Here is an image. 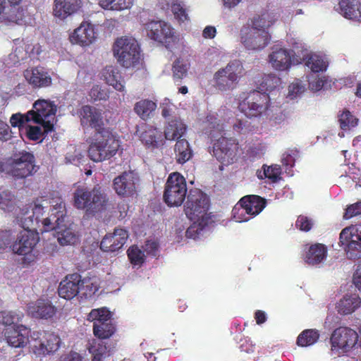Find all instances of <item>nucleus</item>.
<instances>
[{"label": "nucleus", "mask_w": 361, "mask_h": 361, "mask_svg": "<svg viewBox=\"0 0 361 361\" xmlns=\"http://www.w3.org/2000/svg\"><path fill=\"white\" fill-rule=\"evenodd\" d=\"M21 225L24 229L14 238L11 245V251L15 255L23 256L22 264L27 266L36 259V255L32 251L39 241V236L35 228H30V224L27 222L26 219L21 221Z\"/></svg>", "instance_id": "7ed1b4c3"}, {"label": "nucleus", "mask_w": 361, "mask_h": 361, "mask_svg": "<svg viewBox=\"0 0 361 361\" xmlns=\"http://www.w3.org/2000/svg\"><path fill=\"white\" fill-rule=\"evenodd\" d=\"M30 330L25 326H18L17 329H6L5 336L8 343L15 348L25 346L29 341Z\"/></svg>", "instance_id": "c756f323"}, {"label": "nucleus", "mask_w": 361, "mask_h": 361, "mask_svg": "<svg viewBox=\"0 0 361 361\" xmlns=\"http://www.w3.org/2000/svg\"><path fill=\"white\" fill-rule=\"evenodd\" d=\"M192 221V224L186 230L185 235L188 238L196 239L202 231V227L200 226V223H199L200 220Z\"/></svg>", "instance_id": "680f3d73"}, {"label": "nucleus", "mask_w": 361, "mask_h": 361, "mask_svg": "<svg viewBox=\"0 0 361 361\" xmlns=\"http://www.w3.org/2000/svg\"><path fill=\"white\" fill-rule=\"evenodd\" d=\"M81 276L77 273L66 276L59 284L58 293L60 297L71 300L78 295L80 290Z\"/></svg>", "instance_id": "b1692460"}, {"label": "nucleus", "mask_w": 361, "mask_h": 361, "mask_svg": "<svg viewBox=\"0 0 361 361\" xmlns=\"http://www.w3.org/2000/svg\"><path fill=\"white\" fill-rule=\"evenodd\" d=\"M29 121H32V119H31V116L29 114V111H27L25 114H22L20 113L14 114L10 118V123L13 127L20 128L22 126Z\"/></svg>", "instance_id": "603ef678"}, {"label": "nucleus", "mask_w": 361, "mask_h": 361, "mask_svg": "<svg viewBox=\"0 0 361 361\" xmlns=\"http://www.w3.org/2000/svg\"><path fill=\"white\" fill-rule=\"evenodd\" d=\"M209 200L200 190H191L184 206L185 215L190 221L203 219L209 209Z\"/></svg>", "instance_id": "9b49d317"}, {"label": "nucleus", "mask_w": 361, "mask_h": 361, "mask_svg": "<svg viewBox=\"0 0 361 361\" xmlns=\"http://www.w3.org/2000/svg\"><path fill=\"white\" fill-rule=\"evenodd\" d=\"M360 215H361V200L348 205L345 209L343 218L350 219Z\"/></svg>", "instance_id": "bf43d9fd"}, {"label": "nucleus", "mask_w": 361, "mask_h": 361, "mask_svg": "<svg viewBox=\"0 0 361 361\" xmlns=\"http://www.w3.org/2000/svg\"><path fill=\"white\" fill-rule=\"evenodd\" d=\"M171 8L175 18L179 21L185 22L189 20L185 5L183 1L178 0L173 1L171 5Z\"/></svg>", "instance_id": "49530a36"}, {"label": "nucleus", "mask_w": 361, "mask_h": 361, "mask_svg": "<svg viewBox=\"0 0 361 361\" xmlns=\"http://www.w3.org/2000/svg\"><path fill=\"white\" fill-rule=\"evenodd\" d=\"M36 171L34 154L22 151L14 154L9 164L8 173L16 178H25L32 175Z\"/></svg>", "instance_id": "ddd939ff"}, {"label": "nucleus", "mask_w": 361, "mask_h": 361, "mask_svg": "<svg viewBox=\"0 0 361 361\" xmlns=\"http://www.w3.org/2000/svg\"><path fill=\"white\" fill-rule=\"evenodd\" d=\"M12 231L11 230H5L0 231V252H3L6 249L9 248L14 240Z\"/></svg>", "instance_id": "8fccbe9b"}, {"label": "nucleus", "mask_w": 361, "mask_h": 361, "mask_svg": "<svg viewBox=\"0 0 361 361\" xmlns=\"http://www.w3.org/2000/svg\"><path fill=\"white\" fill-rule=\"evenodd\" d=\"M11 130L9 126L0 119V142H4L11 138Z\"/></svg>", "instance_id": "e2e57ef3"}, {"label": "nucleus", "mask_w": 361, "mask_h": 361, "mask_svg": "<svg viewBox=\"0 0 361 361\" xmlns=\"http://www.w3.org/2000/svg\"><path fill=\"white\" fill-rule=\"evenodd\" d=\"M113 51L118 62L126 68L134 66L140 59V47L135 39H118L114 44Z\"/></svg>", "instance_id": "39448f33"}, {"label": "nucleus", "mask_w": 361, "mask_h": 361, "mask_svg": "<svg viewBox=\"0 0 361 361\" xmlns=\"http://www.w3.org/2000/svg\"><path fill=\"white\" fill-rule=\"evenodd\" d=\"M63 361H83V359L79 353L71 351L65 356Z\"/></svg>", "instance_id": "338daca9"}, {"label": "nucleus", "mask_w": 361, "mask_h": 361, "mask_svg": "<svg viewBox=\"0 0 361 361\" xmlns=\"http://www.w3.org/2000/svg\"><path fill=\"white\" fill-rule=\"evenodd\" d=\"M73 204L78 209L85 210L88 215H94L106 209L108 198L100 187L90 188L79 185L73 193Z\"/></svg>", "instance_id": "f257e3e1"}, {"label": "nucleus", "mask_w": 361, "mask_h": 361, "mask_svg": "<svg viewBox=\"0 0 361 361\" xmlns=\"http://www.w3.org/2000/svg\"><path fill=\"white\" fill-rule=\"evenodd\" d=\"M281 84V78L275 74H268L262 78V87L265 91L271 92Z\"/></svg>", "instance_id": "09e8293b"}, {"label": "nucleus", "mask_w": 361, "mask_h": 361, "mask_svg": "<svg viewBox=\"0 0 361 361\" xmlns=\"http://www.w3.org/2000/svg\"><path fill=\"white\" fill-rule=\"evenodd\" d=\"M44 134L47 133H44V130L42 131L39 126H27L26 128V136L30 140L37 141L42 138Z\"/></svg>", "instance_id": "6e6d98bb"}, {"label": "nucleus", "mask_w": 361, "mask_h": 361, "mask_svg": "<svg viewBox=\"0 0 361 361\" xmlns=\"http://www.w3.org/2000/svg\"><path fill=\"white\" fill-rule=\"evenodd\" d=\"M174 151L176 159L178 164H185L192 157V150L185 139L177 140Z\"/></svg>", "instance_id": "72a5a7b5"}, {"label": "nucleus", "mask_w": 361, "mask_h": 361, "mask_svg": "<svg viewBox=\"0 0 361 361\" xmlns=\"http://www.w3.org/2000/svg\"><path fill=\"white\" fill-rule=\"evenodd\" d=\"M327 253L328 249L324 244L315 243L306 245L303 259L308 265L316 266L322 263L326 259Z\"/></svg>", "instance_id": "5701e85b"}, {"label": "nucleus", "mask_w": 361, "mask_h": 361, "mask_svg": "<svg viewBox=\"0 0 361 361\" xmlns=\"http://www.w3.org/2000/svg\"><path fill=\"white\" fill-rule=\"evenodd\" d=\"M128 238L126 229L116 228L113 233H108L102 238L100 249L104 252H116L123 246Z\"/></svg>", "instance_id": "4be33fe9"}, {"label": "nucleus", "mask_w": 361, "mask_h": 361, "mask_svg": "<svg viewBox=\"0 0 361 361\" xmlns=\"http://www.w3.org/2000/svg\"><path fill=\"white\" fill-rule=\"evenodd\" d=\"M361 304V299L357 295H345L336 305V309L339 314L347 315L353 313Z\"/></svg>", "instance_id": "2f4dec72"}, {"label": "nucleus", "mask_w": 361, "mask_h": 361, "mask_svg": "<svg viewBox=\"0 0 361 361\" xmlns=\"http://www.w3.org/2000/svg\"><path fill=\"white\" fill-rule=\"evenodd\" d=\"M358 338V334L351 328L339 326L332 332L330 341L332 348L348 352L357 344Z\"/></svg>", "instance_id": "a211bd4d"}, {"label": "nucleus", "mask_w": 361, "mask_h": 361, "mask_svg": "<svg viewBox=\"0 0 361 361\" xmlns=\"http://www.w3.org/2000/svg\"><path fill=\"white\" fill-rule=\"evenodd\" d=\"M264 174L271 182L276 183L281 178V167L278 165L268 166L264 169Z\"/></svg>", "instance_id": "13d9d810"}, {"label": "nucleus", "mask_w": 361, "mask_h": 361, "mask_svg": "<svg viewBox=\"0 0 361 361\" xmlns=\"http://www.w3.org/2000/svg\"><path fill=\"white\" fill-rule=\"evenodd\" d=\"M233 130L239 134H245L253 130V126L247 120L237 119L233 124Z\"/></svg>", "instance_id": "3c124183"}, {"label": "nucleus", "mask_w": 361, "mask_h": 361, "mask_svg": "<svg viewBox=\"0 0 361 361\" xmlns=\"http://www.w3.org/2000/svg\"><path fill=\"white\" fill-rule=\"evenodd\" d=\"M319 332L317 329H305L297 338V345L307 347L314 344L319 338Z\"/></svg>", "instance_id": "c9c22d12"}, {"label": "nucleus", "mask_w": 361, "mask_h": 361, "mask_svg": "<svg viewBox=\"0 0 361 361\" xmlns=\"http://www.w3.org/2000/svg\"><path fill=\"white\" fill-rule=\"evenodd\" d=\"M269 59L272 67L277 71H287L292 64L290 51L283 48L273 49Z\"/></svg>", "instance_id": "bb28decb"}, {"label": "nucleus", "mask_w": 361, "mask_h": 361, "mask_svg": "<svg viewBox=\"0 0 361 361\" xmlns=\"http://www.w3.org/2000/svg\"><path fill=\"white\" fill-rule=\"evenodd\" d=\"M255 345L248 338L240 340V349L241 352L252 353L255 351Z\"/></svg>", "instance_id": "69168bd1"}, {"label": "nucleus", "mask_w": 361, "mask_h": 361, "mask_svg": "<svg viewBox=\"0 0 361 361\" xmlns=\"http://www.w3.org/2000/svg\"><path fill=\"white\" fill-rule=\"evenodd\" d=\"M339 245L343 247L348 258L361 259V231L353 227L343 228L339 236Z\"/></svg>", "instance_id": "2eb2a0df"}, {"label": "nucleus", "mask_w": 361, "mask_h": 361, "mask_svg": "<svg viewBox=\"0 0 361 361\" xmlns=\"http://www.w3.org/2000/svg\"><path fill=\"white\" fill-rule=\"evenodd\" d=\"M243 66L239 60L230 61L225 68H220L213 77L214 86L219 90L226 91L238 82L243 75Z\"/></svg>", "instance_id": "1a4fd4ad"}, {"label": "nucleus", "mask_w": 361, "mask_h": 361, "mask_svg": "<svg viewBox=\"0 0 361 361\" xmlns=\"http://www.w3.org/2000/svg\"><path fill=\"white\" fill-rule=\"evenodd\" d=\"M159 249V243L154 240H147L144 250L149 255L156 256Z\"/></svg>", "instance_id": "0e129e2a"}, {"label": "nucleus", "mask_w": 361, "mask_h": 361, "mask_svg": "<svg viewBox=\"0 0 361 361\" xmlns=\"http://www.w3.org/2000/svg\"><path fill=\"white\" fill-rule=\"evenodd\" d=\"M57 111V106L49 99H39L29 111L31 119L35 123L40 124L44 133H49L54 130V121Z\"/></svg>", "instance_id": "423d86ee"}, {"label": "nucleus", "mask_w": 361, "mask_h": 361, "mask_svg": "<svg viewBox=\"0 0 361 361\" xmlns=\"http://www.w3.org/2000/svg\"><path fill=\"white\" fill-rule=\"evenodd\" d=\"M80 0H54L53 14L60 19H66L80 7Z\"/></svg>", "instance_id": "c85d7f7f"}, {"label": "nucleus", "mask_w": 361, "mask_h": 361, "mask_svg": "<svg viewBox=\"0 0 361 361\" xmlns=\"http://www.w3.org/2000/svg\"><path fill=\"white\" fill-rule=\"evenodd\" d=\"M295 226L302 231L308 232L313 226V221L306 216L300 215L296 220Z\"/></svg>", "instance_id": "4d7b16f0"}, {"label": "nucleus", "mask_w": 361, "mask_h": 361, "mask_svg": "<svg viewBox=\"0 0 361 361\" xmlns=\"http://www.w3.org/2000/svg\"><path fill=\"white\" fill-rule=\"evenodd\" d=\"M23 75L33 89L46 88L52 85L51 76L42 66L27 68L23 72Z\"/></svg>", "instance_id": "aec40b11"}, {"label": "nucleus", "mask_w": 361, "mask_h": 361, "mask_svg": "<svg viewBox=\"0 0 361 361\" xmlns=\"http://www.w3.org/2000/svg\"><path fill=\"white\" fill-rule=\"evenodd\" d=\"M87 349L92 355V361H102L107 351L106 345L101 339H93L90 342Z\"/></svg>", "instance_id": "a19ab883"}, {"label": "nucleus", "mask_w": 361, "mask_h": 361, "mask_svg": "<svg viewBox=\"0 0 361 361\" xmlns=\"http://www.w3.org/2000/svg\"><path fill=\"white\" fill-rule=\"evenodd\" d=\"M338 117L340 128L343 130H350L357 125L358 119L348 109H345Z\"/></svg>", "instance_id": "37998d69"}, {"label": "nucleus", "mask_w": 361, "mask_h": 361, "mask_svg": "<svg viewBox=\"0 0 361 361\" xmlns=\"http://www.w3.org/2000/svg\"><path fill=\"white\" fill-rule=\"evenodd\" d=\"M189 67V63H185L182 59L178 58L175 60L172 66L173 79L175 83L178 85L181 83V80L188 75Z\"/></svg>", "instance_id": "4c0bfd02"}, {"label": "nucleus", "mask_w": 361, "mask_h": 361, "mask_svg": "<svg viewBox=\"0 0 361 361\" xmlns=\"http://www.w3.org/2000/svg\"><path fill=\"white\" fill-rule=\"evenodd\" d=\"M66 215V204L61 201L54 207L51 215L42 221L44 231L54 230L57 233L58 241L61 245L75 244L78 240L77 236L71 229L63 224Z\"/></svg>", "instance_id": "20e7f679"}, {"label": "nucleus", "mask_w": 361, "mask_h": 361, "mask_svg": "<svg viewBox=\"0 0 361 361\" xmlns=\"http://www.w3.org/2000/svg\"><path fill=\"white\" fill-rule=\"evenodd\" d=\"M187 127L185 123L178 117H174L168 121L164 130V136L166 140H180L186 132Z\"/></svg>", "instance_id": "7c9ffc66"}, {"label": "nucleus", "mask_w": 361, "mask_h": 361, "mask_svg": "<svg viewBox=\"0 0 361 361\" xmlns=\"http://www.w3.org/2000/svg\"><path fill=\"white\" fill-rule=\"evenodd\" d=\"M306 65L314 73H319L326 70L327 65L323 58L317 54L310 55L307 61Z\"/></svg>", "instance_id": "a18cd8bd"}, {"label": "nucleus", "mask_w": 361, "mask_h": 361, "mask_svg": "<svg viewBox=\"0 0 361 361\" xmlns=\"http://www.w3.org/2000/svg\"><path fill=\"white\" fill-rule=\"evenodd\" d=\"M27 312L34 318L48 319L55 315L56 308L50 301L39 299L29 304Z\"/></svg>", "instance_id": "a878e982"}, {"label": "nucleus", "mask_w": 361, "mask_h": 361, "mask_svg": "<svg viewBox=\"0 0 361 361\" xmlns=\"http://www.w3.org/2000/svg\"><path fill=\"white\" fill-rule=\"evenodd\" d=\"M112 313L106 307H100L93 309L87 315V320L93 322V325L99 324L102 322H108L112 320Z\"/></svg>", "instance_id": "e433bc0d"}, {"label": "nucleus", "mask_w": 361, "mask_h": 361, "mask_svg": "<svg viewBox=\"0 0 361 361\" xmlns=\"http://www.w3.org/2000/svg\"><path fill=\"white\" fill-rule=\"evenodd\" d=\"M247 214L255 216L266 207L267 200L259 195H250L242 197L238 204Z\"/></svg>", "instance_id": "393cba45"}, {"label": "nucleus", "mask_w": 361, "mask_h": 361, "mask_svg": "<svg viewBox=\"0 0 361 361\" xmlns=\"http://www.w3.org/2000/svg\"><path fill=\"white\" fill-rule=\"evenodd\" d=\"M88 156L95 162L109 160L116 154L120 142L110 130L94 133L88 139Z\"/></svg>", "instance_id": "f03ea898"}, {"label": "nucleus", "mask_w": 361, "mask_h": 361, "mask_svg": "<svg viewBox=\"0 0 361 361\" xmlns=\"http://www.w3.org/2000/svg\"><path fill=\"white\" fill-rule=\"evenodd\" d=\"M93 334L99 339H107L111 337L116 331V324L113 319L108 322H102L99 324L93 325Z\"/></svg>", "instance_id": "f704fd0d"}, {"label": "nucleus", "mask_w": 361, "mask_h": 361, "mask_svg": "<svg viewBox=\"0 0 361 361\" xmlns=\"http://www.w3.org/2000/svg\"><path fill=\"white\" fill-rule=\"evenodd\" d=\"M30 336L35 340L33 352L38 355L53 354L59 350L61 343L60 337L53 332L34 331Z\"/></svg>", "instance_id": "4468645a"}, {"label": "nucleus", "mask_w": 361, "mask_h": 361, "mask_svg": "<svg viewBox=\"0 0 361 361\" xmlns=\"http://www.w3.org/2000/svg\"><path fill=\"white\" fill-rule=\"evenodd\" d=\"M43 207L39 204H35V207L32 208V214L28 216H26L27 213L24 214L25 216L21 218V221H25L27 219V222L30 224V227H32L34 224V221L36 224H38L40 221V217L42 216Z\"/></svg>", "instance_id": "864d4df0"}, {"label": "nucleus", "mask_w": 361, "mask_h": 361, "mask_svg": "<svg viewBox=\"0 0 361 361\" xmlns=\"http://www.w3.org/2000/svg\"><path fill=\"white\" fill-rule=\"evenodd\" d=\"M96 39L94 25L87 21H83L79 27L69 35L70 42L73 44L87 47L92 44Z\"/></svg>", "instance_id": "412c9836"}, {"label": "nucleus", "mask_w": 361, "mask_h": 361, "mask_svg": "<svg viewBox=\"0 0 361 361\" xmlns=\"http://www.w3.org/2000/svg\"><path fill=\"white\" fill-rule=\"evenodd\" d=\"M156 108L155 102L149 99H142L135 104L134 111L142 119H146L149 118Z\"/></svg>", "instance_id": "58836bf2"}, {"label": "nucleus", "mask_w": 361, "mask_h": 361, "mask_svg": "<svg viewBox=\"0 0 361 361\" xmlns=\"http://www.w3.org/2000/svg\"><path fill=\"white\" fill-rule=\"evenodd\" d=\"M187 194V184L183 176L178 172L169 174L165 184L163 198L169 207L182 204Z\"/></svg>", "instance_id": "0eeeda50"}, {"label": "nucleus", "mask_w": 361, "mask_h": 361, "mask_svg": "<svg viewBox=\"0 0 361 361\" xmlns=\"http://www.w3.org/2000/svg\"><path fill=\"white\" fill-rule=\"evenodd\" d=\"M336 10L347 19L361 22V0H341Z\"/></svg>", "instance_id": "cd10ccee"}, {"label": "nucleus", "mask_w": 361, "mask_h": 361, "mask_svg": "<svg viewBox=\"0 0 361 361\" xmlns=\"http://www.w3.org/2000/svg\"><path fill=\"white\" fill-rule=\"evenodd\" d=\"M133 4V0H99V5L105 10L123 11Z\"/></svg>", "instance_id": "ea45409f"}, {"label": "nucleus", "mask_w": 361, "mask_h": 361, "mask_svg": "<svg viewBox=\"0 0 361 361\" xmlns=\"http://www.w3.org/2000/svg\"><path fill=\"white\" fill-rule=\"evenodd\" d=\"M128 259L133 265H141L145 262V254L137 246L133 245L127 251Z\"/></svg>", "instance_id": "de8ad7c7"}, {"label": "nucleus", "mask_w": 361, "mask_h": 361, "mask_svg": "<svg viewBox=\"0 0 361 361\" xmlns=\"http://www.w3.org/2000/svg\"><path fill=\"white\" fill-rule=\"evenodd\" d=\"M143 30L150 39L161 44L169 43L173 37L172 27L163 20H149L144 24Z\"/></svg>", "instance_id": "f3484780"}, {"label": "nucleus", "mask_w": 361, "mask_h": 361, "mask_svg": "<svg viewBox=\"0 0 361 361\" xmlns=\"http://www.w3.org/2000/svg\"><path fill=\"white\" fill-rule=\"evenodd\" d=\"M140 140L148 147L157 148L163 145V136L161 131L149 126L140 134Z\"/></svg>", "instance_id": "473e14b6"}, {"label": "nucleus", "mask_w": 361, "mask_h": 361, "mask_svg": "<svg viewBox=\"0 0 361 361\" xmlns=\"http://www.w3.org/2000/svg\"><path fill=\"white\" fill-rule=\"evenodd\" d=\"M257 26V20L255 19L252 27L241 30V42L247 49L261 50L269 43L271 36L269 32Z\"/></svg>", "instance_id": "f8f14e48"}, {"label": "nucleus", "mask_w": 361, "mask_h": 361, "mask_svg": "<svg viewBox=\"0 0 361 361\" xmlns=\"http://www.w3.org/2000/svg\"><path fill=\"white\" fill-rule=\"evenodd\" d=\"M23 317L22 312H16L13 311H1L0 312V324L5 326H16Z\"/></svg>", "instance_id": "c03bdc74"}, {"label": "nucleus", "mask_w": 361, "mask_h": 361, "mask_svg": "<svg viewBox=\"0 0 361 361\" xmlns=\"http://www.w3.org/2000/svg\"><path fill=\"white\" fill-rule=\"evenodd\" d=\"M89 96L94 102L106 100L109 99L108 92L98 85H95L91 88Z\"/></svg>", "instance_id": "5fc2aeb1"}, {"label": "nucleus", "mask_w": 361, "mask_h": 361, "mask_svg": "<svg viewBox=\"0 0 361 361\" xmlns=\"http://www.w3.org/2000/svg\"><path fill=\"white\" fill-rule=\"evenodd\" d=\"M104 114L105 111L100 109L84 105L79 113L80 125L84 129H94V133L108 130L109 129L106 126L109 121Z\"/></svg>", "instance_id": "9d476101"}, {"label": "nucleus", "mask_w": 361, "mask_h": 361, "mask_svg": "<svg viewBox=\"0 0 361 361\" xmlns=\"http://www.w3.org/2000/svg\"><path fill=\"white\" fill-rule=\"evenodd\" d=\"M270 106L269 94L254 90L239 104L238 108L246 117L258 118L263 116Z\"/></svg>", "instance_id": "6e6552de"}, {"label": "nucleus", "mask_w": 361, "mask_h": 361, "mask_svg": "<svg viewBox=\"0 0 361 361\" xmlns=\"http://www.w3.org/2000/svg\"><path fill=\"white\" fill-rule=\"evenodd\" d=\"M353 283L361 291V267L358 268L353 275Z\"/></svg>", "instance_id": "774afa93"}, {"label": "nucleus", "mask_w": 361, "mask_h": 361, "mask_svg": "<svg viewBox=\"0 0 361 361\" xmlns=\"http://www.w3.org/2000/svg\"><path fill=\"white\" fill-rule=\"evenodd\" d=\"M138 176L133 171H124L113 180V188L118 195L123 197H132L136 193Z\"/></svg>", "instance_id": "6ab92c4d"}, {"label": "nucleus", "mask_w": 361, "mask_h": 361, "mask_svg": "<svg viewBox=\"0 0 361 361\" xmlns=\"http://www.w3.org/2000/svg\"><path fill=\"white\" fill-rule=\"evenodd\" d=\"M80 290H85V291L83 293V294L85 295V297L92 296L94 295L97 290L98 287L97 285L94 284L90 279H82L80 282Z\"/></svg>", "instance_id": "052dcab7"}, {"label": "nucleus", "mask_w": 361, "mask_h": 361, "mask_svg": "<svg viewBox=\"0 0 361 361\" xmlns=\"http://www.w3.org/2000/svg\"><path fill=\"white\" fill-rule=\"evenodd\" d=\"M104 75L108 85L113 86L118 91L124 90V85L121 80V76L117 69L111 68L106 71Z\"/></svg>", "instance_id": "79ce46f5"}, {"label": "nucleus", "mask_w": 361, "mask_h": 361, "mask_svg": "<svg viewBox=\"0 0 361 361\" xmlns=\"http://www.w3.org/2000/svg\"><path fill=\"white\" fill-rule=\"evenodd\" d=\"M239 152V144L236 139L221 137L213 146L215 157L224 165L233 164Z\"/></svg>", "instance_id": "dca6fc26"}]
</instances>
